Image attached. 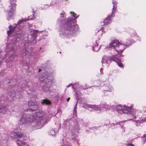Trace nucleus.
I'll return each instance as SVG.
<instances>
[{
	"mask_svg": "<svg viewBox=\"0 0 146 146\" xmlns=\"http://www.w3.org/2000/svg\"><path fill=\"white\" fill-rule=\"evenodd\" d=\"M72 140L71 141V143H72L73 142L72 141L74 140V142H75V143H77V141L76 140H75V139H72Z\"/></svg>",
	"mask_w": 146,
	"mask_h": 146,
	"instance_id": "26",
	"label": "nucleus"
},
{
	"mask_svg": "<svg viewBox=\"0 0 146 146\" xmlns=\"http://www.w3.org/2000/svg\"><path fill=\"white\" fill-rule=\"evenodd\" d=\"M39 79L42 84L43 85L45 84L42 88V91L46 93L50 92L51 91L50 89L51 84L53 82L52 74L45 72L39 76Z\"/></svg>",
	"mask_w": 146,
	"mask_h": 146,
	"instance_id": "2",
	"label": "nucleus"
},
{
	"mask_svg": "<svg viewBox=\"0 0 146 146\" xmlns=\"http://www.w3.org/2000/svg\"><path fill=\"white\" fill-rule=\"evenodd\" d=\"M50 5H52H52H54V4H52V3H51Z\"/></svg>",
	"mask_w": 146,
	"mask_h": 146,
	"instance_id": "33",
	"label": "nucleus"
},
{
	"mask_svg": "<svg viewBox=\"0 0 146 146\" xmlns=\"http://www.w3.org/2000/svg\"><path fill=\"white\" fill-rule=\"evenodd\" d=\"M11 25H10L9 27V31H8L7 32V34L8 35H9V34H10V33L11 32H12L14 31L15 29V28H16L15 27H13V28H12L11 29Z\"/></svg>",
	"mask_w": 146,
	"mask_h": 146,
	"instance_id": "16",
	"label": "nucleus"
},
{
	"mask_svg": "<svg viewBox=\"0 0 146 146\" xmlns=\"http://www.w3.org/2000/svg\"><path fill=\"white\" fill-rule=\"evenodd\" d=\"M11 3V7L10 11H8V13L9 16H11L13 14V13L15 11V7L17 5L15 3H13V2H15L16 0H10Z\"/></svg>",
	"mask_w": 146,
	"mask_h": 146,
	"instance_id": "9",
	"label": "nucleus"
},
{
	"mask_svg": "<svg viewBox=\"0 0 146 146\" xmlns=\"http://www.w3.org/2000/svg\"><path fill=\"white\" fill-rule=\"evenodd\" d=\"M69 99H70V98H67V101H69Z\"/></svg>",
	"mask_w": 146,
	"mask_h": 146,
	"instance_id": "30",
	"label": "nucleus"
},
{
	"mask_svg": "<svg viewBox=\"0 0 146 146\" xmlns=\"http://www.w3.org/2000/svg\"><path fill=\"white\" fill-rule=\"evenodd\" d=\"M108 60H113L116 62L118 65L120 67L123 68V65L121 62V60L116 57L115 55H113L111 57H108L105 55L102 58V61L103 64H107L108 61Z\"/></svg>",
	"mask_w": 146,
	"mask_h": 146,
	"instance_id": "6",
	"label": "nucleus"
},
{
	"mask_svg": "<svg viewBox=\"0 0 146 146\" xmlns=\"http://www.w3.org/2000/svg\"><path fill=\"white\" fill-rule=\"evenodd\" d=\"M143 111L144 112L146 111V107H143Z\"/></svg>",
	"mask_w": 146,
	"mask_h": 146,
	"instance_id": "27",
	"label": "nucleus"
},
{
	"mask_svg": "<svg viewBox=\"0 0 146 146\" xmlns=\"http://www.w3.org/2000/svg\"><path fill=\"white\" fill-rule=\"evenodd\" d=\"M58 127L57 129H56L55 130L54 129H52L50 132V135H51L53 136L55 135L57 132L58 131V127H59L60 124V122L59 121L57 123Z\"/></svg>",
	"mask_w": 146,
	"mask_h": 146,
	"instance_id": "11",
	"label": "nucleus"
},
{
	"mask_svg": "<svg viewBox=\"0 0 146 146\" xmlns=\"http://www.w3.org/2000/svg\"><path fill=\"white\" fill-rule=\"evenodd\" d=\"M89 88V87H88V88H83V89H84V90H85V89H88V88Z\"/></svg>",
	"mask_w": 146,
	"mask_h": 146,
	"instance_id": "32",
	"label": "nucleus"
},
{
	"mask_svg": "<svg viewBox=\"0 0 146 146\" xmlns=\"http://www.w3.org/2000/svg\"><path fill=\"white\" fill-rule=\"evenodd\" d=\"M143 141L144 143L146 141V134H144L143 136Z\"/></svg>",
	"mask_w": 146,
	"mask_h": 146,
	"instance_id": "23",
	"label": "nucleus"
},
{
	"mask_svg": "<svg viewBox=\"0 0 146 146\" xmlns=\"http://www.w3.org/2000/svg\"><path fill=\"white\" fill-rule=\"evenodd\" d=\"M136 122H137L138 121H135Z\"/></svg>",
	"mask_w": 146,
	"mask_h": 146,
	"instance_id": "36",
	"label": "nucleus"
},
{
	"mask_svg": "<svg viewBox=\"0 0 146 146\" xmlns=\"http://www.w3.org/2000/svg\"><path fill=\"white\" fill-rule=\"evenodd\" d=\"M143 120L144 121H146V117L144 118Z\"/></svg>",
	"mask_w": 146,
	"mask_h": 146,
	"instance_id": "29",
	"label": "nucleus"
},
{
	"mask_svg": "<svg viewBox=\"0 0 146 146\" xmlns=\"http://www.w3.org/2000/svg\"><path fill=\"white\" fill-rule=\"evenodd\" d=\"M132 106L127 107L125 105H119L116 107V109L117 111L120 114L126 113L130 115L133 118H135L137 110H132Z\"/></svg>",
	"mask_w": 146,
	"mask_h": 146,
	"instance_id": "4",
	"label": "nucleus"
},
{
	"mask_svg": "<svg viewBox=\"0 0 146 146\" xmlns=\"http://www.w3.org/2000/svg\"><path fill=\"white\" fill-rule=\"evenodd\" d=\"M28 108L27 110H30L32 111H34L36 110L38 108V106L36 100H31L28 102Z\"/></svg>",
	"mask_w": 146,
	"mask_h": 146,
	"instance_id": "8",
	"label": "nucleus"
},
{
	"mask_svg": "<svg viewBox=\"0 0 146 146\" xmlns=\"http://www.w3.org/2000/svg\"><path fill=\"white\" fill-rule=\"evenodd\" d=\"M32 16H32L31 15L30 16V17L29 16V18L28 19H22L20 20L18 22V24H20L22 23H23V22L26 21L30 20H32L33 19H35V18L34 17V13H33L32 14Z\"/></svg>",
	"mask_w": 146,
	"mask_h": 146,
	"instance_id": "12",
	"label": "nucleus"
},
{
	"mask_svg": "<svg viewBox=\"0 0 146 146\" xmlns=\"http://www.w3.org/2000/svg\"><path fill=\"white\" fill-rule=\"evenodd\" d=\"M129 45L127 43L122 44L120 43L117 40H114L110 44L109 46L107 48L110 50L111 48L115 49L118 53H121L127 46Z\"/></svg>",
	"mask_w": 146,
	"mask_h": 146,
	"instance_id": "5",
	"label": "nucleus"
},
{
	"mask_svg": "<svg viewBox=\"0 0 146 146\" xmlns=\"http://www.w3.org/2000/svg\"><path fill=\"white\" fill-rule=\"evenodd\" d=\"M57 113H59L60 115L62 113V111L60 108H58V109L57 111Z\"/></svg>",
	"mask_w": 146,
	"mask_h": 146,
	"instance_id": "24",
	"label": "nucleus"
},
{
	"mask_svg": "<svg viewBox=\"0 0 146 146\" xmlns=\"http://www.w3.org/2000/svg\"><path fill=\"white\" fill-rule=\"evenodd\" d=\"M71 84H70L69 85H68V86H67V87H69V86L70 85H71Z\"/></svg>",
	"mask_w": 146,
	"mask_h": 146,
	"instance_id": "34",
	"label": "nucleus"
},
{
	"mask_svg": "<svg viewBox=\"0 0 146 146\" xmlns=\"http://www.w3.org/2000/svg\"><path fill=\"white\" fill-rule=\"evenodd\" d=\"M85 106H86L89 108H92L93 110H94L98 113L102 111V109L100 108L98 106L93 105H88L86 104L85 105Z\"/></svg>",
	"mask_w": 146,
	"mask_h": 146,
	"instance_id": "10",
	"label": "nucleus"
},
{
	"mask_svg": "<svg viewBox=\"0 0 146 146\" xmlns=\"http://www.w3.org/2000/svg\"><path fill=\"white\" fill-rule=\"evenodd\" d=\"M38 32V30H34L33 33L32 34L33 36L35 38H36L37 36V34Z\"/></svg>",
	"mask_w": 146,
	"mask_h": 146,
	"instance_id": "20",
	"label": "nucleus"
},
{
	"mask_svg": "<svg viewBox=\"0 0 146 146\" xmlns=\"http://www.w3.org/2000/svg\"><path fill=\"white\" fill-rule=\"evenodd\" d=\"M43 112L39 111L37 112L33 115L29 114H24L20 119V121L22 123H30L31 125L33 127L34 129L41 128L42 127L44 116Z\"/></svg>",
	"mask_w": 146,
	"mask_h": 146,
	"instance_id": "1",
	"label": "nucleus"
},
{
	"mask_svg": "<svg viewBox=\"0 0 146 146\" xmlns=\"http://www.w3.org/2000/svg\"><path fill=\"white\" fill-rule=\"evenodd\" d=\"M17 142L18 146H29L26 143L24 142H22L21 140H17Z\"/></svg>",
	"mask_w": 146,
	"mask_h": 146,
	"instance_id": "14",
	"label": "nucleus"
},
{
	"mask_svg": "<svg viewBox=\"0 0 146 146\" xmlns=\"http://www.w3.org/2000/svg\"><path fill=\"white\" fill-rule=\"evenodd\" d=\"M70 13L75 18V19H74L73 18L70 19L69 18H68L66 23L64 25V29L65 33L67 34L69 33L72 34L73 33H75L77 30L78 26L77 25H73V26H71L70 25L72 24V22L73 20L75 22L76 21L75 19L77 18L79 16L76 17V14L73 11H70Z\"/></svg>",
	"mask_w": 146,
	"mask_h": 146,
	"instance_id": "3",
	"label": "nucleus"
},
{
	"mask_svg": "<svg viewBox=\"0 0 146 146\" xmlns=\"http://www.w3.org/2000/svg\"><path fill=\"white\" fill-rule=\"evenodd\" d=\"M77 102H77L76 103V104L74 106V114H75V115H76L77 111H76V109Z\"/></svg>",
	"mask_w": 146,
	"mask_h": 146,
	"instance_id": "22",
	"label": "nucleus"
},
{
	"mask_svg": "<svg viewBox=\"0 0 146 146\" xmlns=\"http://www.w3.org/2000/svg\"><path fill=\"white\" fill-rule=\"evenodd\" d=\"M129 145H131V144H127V146H129ZM131 145H133L132 144H131Z\"/></svg>",
	"mask_w": 146,
	"mask_h": 146,
	"instance_id": "35",
	"label": "nucleus"
},
{
	"mask_svg": "<svg viewBox=\"0 0 146 146\" xmlns=\"http://www.w3.org/2000/svg\"><path fill=\"white\" fill-rule=\"evenodd\" d=\"M13 135L16 137L20 138L22 137H25L24 135L20 132H14L13 133ZM26 138V137H25Z\"/></svg>",
	"mask_w": 146,
	"mask_h": 146,
	"instance_id": "13",
	"label": "nucleus"
},
{
	"mask_svg": "<svg viewBox=\"0 0 146 146\" xmlns=\"http://www.w3.org/2000/svg\"><path fill=\"white\" fill-rule=\"evenodd\" d=\"M24 140H26V139H25L24 138Z\"/></svg>",
	"mask_w": 146,
	"mask_h": 146,
	"instance_id": "37",
	"label": "nucleus"
},
{
	"mask_svg": "<svg viewBox=\"0 0 146 146\" xmlns=\"http://www.w3.org/2000/svg\"><path fill=\"white\" fill-rule=\"evenodd\" d=\"M112 3L113 4V6L112 8V10L111 14V15L108 16L104 20V25L109 24L111 21V17H113L114 13L116 11L117 8L116 4L117 2L116 1H114L113 0Z\"/></svg>",
	"mask_w": 146,
	"mask_h": 146,
	"instance_id": "7",
	"label": "nucleus"
},
{
	"mask_svg": "<svg viewBox=\"0 0 146 146\" xmlns=\"http://www.w3.org/2000/svg\"><path fill=\"white\" fill-rule=\"evenodd\" d=\"M106 89L105 90V91L111 92L113 90V88L112 87L109 86L106 87Z\"/></svg>",
	"mask_w": 146,
	"mask_h": 146,
	"instance_id": "18",
	"label": "nucleus"
},
{
	"mask_svg": "<svg viewBox=\"0 0 146 146\" xmlns=\"http://www.w3.org/2000/svg\"><path fill=\"white\" fill-rule=\"evenodd\" d=\"M102 68L100 70V72H101V74H102Z\"/></svg>",
	"mask_w": 146,
	"mask_h": 146,
	"instance_id": "28",
	"label": "nucleus"
},
{
	"mask_svg": "<svg viewBox=\"0 0 146 146\" xmlns=\"http://www.w3.org/2000/svg\"><path fill=\"white\" fill-rule=\"evenodd\" d=\"M50 102L49 100H44L42 102V104H50Z\"/></svg>",
	"mask_w": 146,
	"mask_h": 146,
	"instance_id": "19",
	"label": "nucleus"
},
{
	"mask_svg": "<svg viewBox=\"0 0 146 146\" xmlns=\"http://www.w3.org/2000/svg\"><path fill=\"white\" fill-rule=\"evenodd\" d=\"M40 69H39V71H40Z\"/></svg>",
	"mask_w": 146,
	"mask_h": 146,
	"instance_id": "38",
	"label": "nucleus"
},
{
	"mask_svg": "<svg viewBox=\"0 0 146 146\" xmlns=\"http://www.w3.org/2000/svg\"><path fill=\"white\" fill-rule=\"evenodd\" d=\"M102 108H104L105 110L109 109L110 108V106L108 105L105 104L104 105Z\"/></svg>",
	"mask_w": 146,
	"mask_h": 146,
	"instance_id": "21",
	"label": "nucleus"
},
{
	"mask_svg": "<svg viewBox=\"0 0 146 146\" xmlns=\"http://www.w3.org/2000/svg\"><path fill=\"white\" fill-rule=\"evenodd\" d=\"M72 88H74V89H75V88H74V86H73H73H72Z\"/></svg>",
	"mask_w": 146,
	"mask_h": 146,
	"instance_id": "31",
	"label": "nucleus"
},
{
	"mask_svg": "<svg viewBox=\"0 0 146 146\" xmlns=\"http://www.w3.org/2000/svg\"><path fill=\"white\" fill-rule=\"evenodd\" d=\"M64 13L63 12H62L61 14H60V15H61V17H62V18H63V16H64Z\"/></svg>",
	"mask_w": 146,
	"mask_h": 146,
	"instance_id": "25",
	"label": "nucleus"
},
{
	"mask_svg": "<svg viewBox=\"0 0 146 146\" xmlns=\"http://www.w3.org/2000/svg\"><path fill=\"white\" fill-rule=\"evenodd\" d=\"M96 35L98 37H100L102 36V30L101 29L97 31V32H96Z\"/></svg>",
	"mask_w": 146,
	"mask_h": 146,
	"instance_id": "17",
	"label": "nucleus"
},
{
	"mask_svg": "<svg viewBox=\"0 0 146 146\" xmlns=\"http://www.w3.org/2000/svg\"><path fill=\"white\" fill-rule=\"evenodd\" d=\"M136 125H137V126H138V125H137V124H136Z\"/></svg>",
	"mask_w": 146,
	"mask_h": 146,
	"instance_id": "39",
	"label": "nucleus"
},
{
	"mask_svg": "<svg viewBox=\"0 0 146 146\" xmlns=\"http://www.w3.org/2000/svg\"><path fill=\"white\" fill-rule=\"evenodd\" d=\"M95 43H96V44L93 47H92L93 50L94 51L97 52L99 50L100 48V46H98V43H97V42L96 41L95 42Z\"/></svg>",
	"mask_w": 146,
	"mask_h": 146,
	"instance_id": "15",
	"label": "nucleus"
},
{
	"mask_svg": "<svg viewBox=\"0 0 146 146\" xmlns=\"http://www.w3.org/2000/svg\"><path fill=\"white\" fill-rule=\"evenodd\" d=\"M56 4V3H54V4Z\"/></svg>",
	"mask_w": 146,
	"mask_h": 146,
	"instance_id": "40",
	"label": "nucleus"
}]
</instances>
